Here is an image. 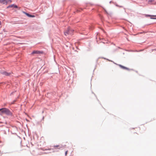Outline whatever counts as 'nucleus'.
Returning <instances> with one entry per match:
<instances>
[{
	"label": "nucleus",
	"instance_id": "obj_1",
	"mask_svg": "<svg viewBox=\"0 0 156 156\" xmlns=\"http://www.w3.org/2000/svg\"><path fill=\"white\" fill-rule=\"evenodd\" d=\"M6 114L8 115H12L11 112L7 108H3L0 109V115H2L3 114Z\"/></svg>",
	"mask_w": 156,
	"mask_h": 156
},
{
	"label": "nucleus",
	"instance_id": "obj_2",
	"mask_svg": "<svg viewBox=\"0 0 156 156\" xmlns=\"http://www.w3.org/2000/svg\"><path fill=\"white\" fill-rule=\"evenodd\" d=\"M73 31V30L71 29L69 27H68L67 29L64 32V34L66 36H67L68 34H71Z\"/></svg>",
	"mask_w": 156,
	"mask_h": 156
},
{
	"label": "nucleus",
	"instance_id": "obj_3",
	"mask_svg": "<svg viewBox=\"0 0 156 156\" xmlns=\"http://www.w3.org/2000/svg\"><path fill=\"white\" fill-rule=\"evenodd\" d=\"M11 2V0H0V3L3 4H7L8 3Z\"/></svg>",
	"mask_w": 156,
	"mask_h": 156
},
{
	"label": "nucleus",
	"instance_id": "obj_4",
	"mask_svg": "<svg viewBox=\"0 0 156 156\" xmlns=\"http://www.w3.org/2000/svg\"><path fill=\"white\" fill-rule=\"evenodd\" d=\"M43 53V52L39 51H33L32 54H42Z\"/></svg>",
	"mask_w": 156,
	"mask_h": 156
},
{
	"label": "nucleus",
	"instance_id": "obj_5",
	"mask_svg": "<svg viewBox=\"0 0 156 156\" xmlns=\"http://www.w3.org/2000/svg\"><path fill=\"white\" fill-rule=\"evenodd\" d=\"M10 7H14L15 8H17L18 7H17V5H15L14 4H13V5H9V6H8L7 7V8H10Z\"/></svg>",
	"mask_w": 156,
	"mask_h": 156
},
{
	"label": "nucleus",
	"instance_id": "obj_6",
	"mask_svg": "<svg viewBox=\"0 0 156 156\" xmlns=\"http://www.w3.org/2000/svg\"><path fill=\"white\" fill-rule=\"evenodd\" d=\"M119 66L120 67H121V68H122V69H126V70H129V68H128L126 67H125L124 66H123L121 65H119Z\"/></svg>",
	"mask_w": 156,
	"mask_h": 156
},
{
	"label": "nucleus",
	"instance_id": "obj_7",
	"mask_svg": "<svg viewBox=\"0 0 156 156\" xmlns=\"http://www.w3.org/2000/svg\"><path fill=\"white\" fill-rule=\"evenodd\" d=\"M25 14L28 16L30 17H35V16L34 15H30L28 13H25Z\"/></svg>",
	"mask_w": 156,
	"mask_h": 156
},
{
	"label": "nucleus",
	"instance_id": "obj_8",
	"mask_svg": "<svg viewBox=\"0 0 156 156\" xmlns=\"http://www.w3.org/2000/svg\"><path fill=\"white\" fill-rule=\"evenodd\" d=\"M3 73L5 75H6V76H9L10 75V74L9 73H7V72H4Z\"/></svg>",
	"mask_w": 156,
	"mask_h": 156
},
{
	"label": "nucleus",
	"instance_id": "obj_9",
	"mask_svg": "<svg viewBox=\"0 0 156 156\" xmlns=\"http://www.w3.org/2000/svg\"><path fill=\"white\" fill-rule=\"evenodd\" d=\"M146 17H152V16H156V15H146Z\"/></svg>",
	"mask_w": 156,
	"mask_h": 156
},
{
	"label": "nucleus",
	"instance_id": "obj_10",
	"mask_svg": "<svg viewBox=\"0 0 156 156\" xmlns=\"http://www.w3.org/2000/svg\"><path fill=\"white\" fill-rule=\"evenodd\" d=\"M154 0H149V2H152L153 1H154Z\"/></svg>",
	"mask_w": 156,
	"mask_h": 156
},
{
	"label": "nucleus",
	"instance_id": "obj_11",
	"mask_svg": "<svg viewBox=\"0 0 156 156\" xmlns=\"http://www.w3.org/2000/svg\"><path fill=\"white\" fill-rule=\"evenodd\" d=\"M151 19H156V18H151Z\"/></svg>",
	"mask_w": 156,
	"mask_h": 156
},
{
	"label": "nucleus",
	"instance_id": "obj_12",
	"mask_svg": "<svg viewBox=\"0 0 156 156\" xmlns=\"http://www.w3.org/2000/svg\"><path fill=\"white\" fill-rule=\"evenodd\" d=\"M16 91H15V92H12L11 94V95H12V94H13V93L15 92Z\"/></svg>",
	"mask_w": 156,
	"mask_h": 156
},
{
	"label": "nucleus",
	"instance_id": "obj_13",
	"mask_svg": "<svg viewBox=\"0 0 156 156\" xmlns=\"http://www.w3.org/2000/svg\"><path fill=\"white\" fill-rule=\"evenodd\" d=\"M67 151H66V152H65V154L66 155L67 154Z\"/></svg>",
	"mask_w": 156,
	"mask_h": 156
},
{
	"label": "nucleus",
	"instance_id": "obj_14",
	"mask_svg": "<svg viewBox=\"0 0 156 156\" xmlns=\"http://www.w3.org/2000/svg\"><path fill=\"white\" fill-rule=\"evenodd\" d=\"M1 24V22L0 21V25Z\"/></svg>",
	"mask_w": 156,
	"mask_h": 156
},
{
	"label": "nucleus",
	"instance_id": "obj_15",
	"mask_svg": "<svg viewBox=\"0 0 156 156\" xmlns=\"http://www.w3.org/2000/svg\"><path fill=\"white\" fill-rule=\"evenodd\" d=\"M0 123H2V122H0Z\"/></svg>",
	"mask_w": 156,
	"mask_h": 156
}]
</instances>
